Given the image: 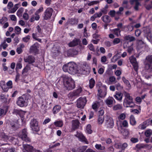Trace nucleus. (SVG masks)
I'll use <instances>...</instances> for the list:
<instances>
[{
	"label": "nucleus",
	"instance_id": "11",
	"mask_svg": "<svg viewBox=\"0 0 152 152\" xmlns=\"http://www.w3.org/2000/svg\"><path fill=\"white\" fill-rule=\"evenodd\" d=\"M53 12V10L52 8H48L44 13V19L46 20L50 19L52 15Z\"/></svg>",
	"mask_w": 152,
	"mask_h": 152
},
{
	"label": "nucleus",
	"instance_id": "57",
	"mask_svg": "<svg viewBox=\"0 0 152 152\" xmlns=\"http://www.w3.org/2000/svg\"><path fill=\"white\" fill-rule=\"evenodd\" d=\"M13 4L11 1H10L8 2L7 5V8L8 9H10L11 8L13 7Z\"/></svg>",
	"mask_w": 152,
	"mask_h": 152
},
{
	"label": "nucleus",
	"instance_id": "4",
	"mask_svg": "<svg viewBox=\"0 0 152 152\" xmlns=\"http://www.w3.org/2000/svg\"><path fill=\"white\" fill-rule=\"evenodd\" d=\"M125 98L124 100V107L132 108L134 107V104L132 97L130 96L129 93L126 92L124 93Z\"/></svg>",
	"mask_w": 152,
	"mask_h": 152
},
{
	"label": "nucleus",
	"instance_id": "36",
	"mask_svg": "<svg viewBox=\"0 0 152 152\" xmlns=\"http://www.w3.org/2000/svg\"><path fill=\"white\" fill-rule=\"evenodd\" d=\"M102 0H99L97 1H93L91 2H90L88 4V6H90L91 5H93L94 4H96L99 3L101 1H102Z\"/></svg>",
	"mask_w": 152,
	"mask_h": 152
},
{
	"label": "nucleus",
	"instance_id": "64",
	"mask_svg": "<svg viewBox=\"0 0 152 152\" xmlns=\"http://www.w3.org/2000/svg\"><path fill=\"white\" fill-rule=\"evenodd\" d=\"M122 125L124 127H127L128 126V123L127 121L126 120L123 121L122 123Z\"/></svg>",
	"mask_w": 152,
	"mask_h": 152
},
{
	"label": "nucleus",
	"instance_id": "30",
	"mask_svg": "<svg viewBox=\"0 0 152 152\" xmlns=\"http://www.w3.org/2000/svg\"><path fill=\"white\" fill-rule=\"evenodd\" d=\"M122 79L124 83L129 88H131V85L129 80L126 79L124 77H122Z\"/></svg>",
	"mask_w": 152,
	"mask_h": 152
},
{
	"label": "nucleus",
	"instance_id": "32",
	"mask_svg": "<svg viewBox=\"0 0 152 152\" xmlns=\"http://www.w3.org/2000/svg\"><path fill=\"white\" fill-rule=\"evenodd\" d=\"M61 107L59 105L55 106L53 108V112L54 114L57 113L60 110Z\"/></svg>",
	"mask_w": 152,
	"mask_h": 152
},
{
	"label": "nucleus",
	"instance_id": "6",
	"mask_svg": "<svg viewBox=\"0 0 152 152\" xmlns=\"http://www.w3.org/2000/svg\"><path fill=\"white\" fill-rule=\"evenodd\" d=\"M27 134V129H24L22 130L21 132L19 133V137L23 140L24 141L26 142H30L31 140L28 137Z\"/></svg>",
	"mask_w": 152,
	"mask_h": 152
},
{
	"label": "nucleus",
	"instance_id": "24",
	"mask_svg": "<svg viewBox=\"0 0 152 152\" xmlns=\"http://www.w3.org/2000/svg\"><path fill=\"white\" fill-rule=\"evenodd\" d=\"M102 15V14L101 12L96 13L91 17L90 20L92 21H94L95 20V18H100Z\"/></svg>",
	"mask_w": 152,
	"mask_h": 152
},
{
	"label": "nucleus",
	"instance_id": "25",
	"mask_svg": "<svg viewBox=\"0 0 152 152\" xmlns=\"http://www.w3.org/2000/svg\"><path fill=\"white\" fill-rule=\"evenodd\" d=\"M79 42L78 39H75L72 41L70 42L69 44V47H74L77 45L78 44Z\"/></svg>",
	"mask_w": 152,
	"mask_h": 152
},
{
	"label": "nucleus",
	"instance_id": "22",
	"mask_svg": "<svg viewBox=\"0 0 152 152\" xmlns=\"http://www.w3.org/2000/svg\"><path fill=\"white\" fill-rule=\"evenodd\" d=\"M80 122L77 120L73 121H72V128L74 130L78 128Z\"/></svg>",
	"mask_w": 152,
	"mask_h": 152
},
{
	"label": "nucleus",
	"instance_id": "50",
	"mask_svg": "<svg viewBox=\"0 0 152 152\" xmlns=\"http://www.w3.org/2000/svg\"><path fill=\"white\" fill-rule=\"evenodd\" d=\"M6 40H4L3 42L0 45L4 49H5L8 46V44L7 43H6Z\"/></svg>",
	"mask_w": 152,
	"mask_h": 152
},
{
	"label": "nucleus",
	"instance_id": "48",
	"mask_svg": "<svg viewBox=\"0 0 152 152\" xmlns=\"http://www.w3.org/2000/svg\"><path fill=\"white\" fill-rule=\"evenodd\" d=\"M135 71L137 72L138 69V64L137 62L132 64Z\"/></svg>",
	"mask_w": 152,
	"mask_h": 152
},
{
	"label": "nucleus",
	"instance_id": "20",
	"mask_svg": "<svg viewBox=\"0 0 152 152\" xmlns=\"http://www.w3.org/2000/svg\"><path fill=\"white\" fill-rule=\"evenodd\" d=\"M130 2L132 5L135 3V5L134 7V9L136 11L138 10V7L140 5V4L138 1V0H130Z\"/></svg>",
	"mask_w": 152,
	"mask_h": 152
},
{
	"label": "nucleus",
	"instance_id": "47",
	"mask_svg": "<svg viewBox=\"0 0 152 152\" xmlns=\"http://www.w3.org/2000/svg\"><path fill=\"white\" fill-rule=\"evenodd\" d=\"M115 87L118 90H121L123 88V87L121 86L119 83H118L115 85Z\"/></svg>",
	"mask_w": 152,
	"mask_h": 152
},
{
	"label": "nucleus",
	"instance_id": "2",
	"mask_svg": "<svg viewBox=\"0 0 152 152\" xmlns=\"http://www.w3.org/2000/svg\"><path fill=\"white\" fill-rule=\"evenodd\" d=\"M62 68L64 72H68L72 74H76L77 73L78 71L77 64L72 62H69L67 64L64 65Z\"/></svg>",
	"mask_w": 152,
	"mask_h": 152
},
{
	"label": "nucleus",
	"instance_id": "34",
	"mask_svg": "<svg viewBox=\"0 0 152 152\" xmlns=\"http://www.w3.org/2000/svg\"><path fill=\"white\" fill-rule=\"evenodd\" d=\"M68 22L72 25L77 24V20L74 18L69 19Z\"/></svg>",
	"mask_w": 152,
	"mask_h": 152
},
{
	"label": "nucleus",
	"instance_id": "21",
	"mask_svg": "<svg viewBox=\"0 0 152 152\" xmlns=\"http://www.w3.org/2000/svg\"><path fill=\"white\" fill-rule=\"evenodd\" d=\"M52 53L53 56H56L60 53V51L58 48L56 47H54L52 49Z\"/></svg>",
	"mask_w": 152,
	"mask_h": 152
},
{
	"label": "nucleus",
	"instance_id": "53",
	"mask_svg": "<svg viewBox=\"0 0 152 152\" xmlns=\"http://www.w3.org/2000/svg\"><path fill=\"white\" fill-rule=\"evenodd\" d=\"M10 17L11 20L12 21H16L17 20V18L16 16L14 15H10Z\"/></svg>",
	"mask_w": 152,
	"mask_h": 152
},
{
	"label": "nucleus",
	"instance_id": "62",
	"mask_svg": "<svg viewBox=\"0 0 152 152\" xmlns=\"http://www.w3.org/2000/svg\"><path fill=\"white\" fill-rule=\"evenodd\" d=\"M51 0H45V4L48 6H49L51 4Z\"/></svg>",
	"mask_w": 152,
	"mask_h": 152
},
{
	"label": "nucleus",
	"instance_id": "42",
	"mask_svg": "<svg viewBox=\"0 0 152 152\" xmlns=\"http://www.w3.org/2000/svg\"><path fill=\"white\" fill-rule=\"evenodd\" d=\"M8 20L7 18L5 17H3L0 19V23L1 24L3 25L5 22Z\"/></svg>",
	"mask_w": 152,
	"mask_h": 152
},
{
	"label": "nucleus",
	"instance_id": "44",
	"mask_svg": "<svg viewBox=\"0 0 152 152\" xmlns=\"http://www.w3.org/2000/svg\"><path fill=\"white\" fill-rule=\"evenodd\" d=\"M86 131L87 132L88 134H91L92 133V131L91 129V126L90 124H88L87 126Z\"/></svg>",
	"mask_w": 152,
	"mask_h": 152
},
{
	"label": "nucleus",
	"instance_id": "59",
	"mask_svg": "<svg viewBox=\"0 0 152 152\" xmlns=\"http://www.w3.org/2000/svg\"><path fill=\"white\" fill-rule=\"evenodd\" d=\"M1 137L4 140H8V139L9 138L8 136L4 134H1Z\"/></svg>",
	"mask_w": 152,
	"mask_h": 152
},
{
	"label": "nucleus",
	"instance_id": "55",
	"mask_svg": "<svg viewBox=\"0 0 152 152\" xmlns=\"http://www.w3.org/2000/svg\"><path fill=\"white\" fill-rule=\"evenodd\" d=\"M123 131H124L123 133V134L124 135L127 136L129 134V132L127 129H125Z\"/></svg>",
	"mask_w": 152,
	"mask_h": 152
},
{
	"label": "nucleus",
	"instance_id": "56",
	"mask_svg": "<svg viewBox=\"0 0 152 152\" xmlns=\"http://www.w3.org/2000/svg\"><path fill=\"white\" fill-rule=\"evenodd\" d=\"M115 147L116 148H121L122 144L120 143H115Z\"/></svg>",
	"mask_w": 152,
	"mask_h": 152
},
{
	"label": "nucleus",
	"instance_id": "61",
	"mask_svg": "<svg viewBox=\"0 0 152 152\" xmlns=\"http://www.w3.org/2000/svg\"><path fill=\"white\" fill-rule=\"evenodd\" d=\"M23 10L21 9H19L17 11V15L18 16L21 15L23 12Z\"/></svg>",
	"mask_w": 152,
	"mask_h": 152
},
{
	"label": "nucleus",
	"instance_id": "1",
	"mask_svg": "<svg viewBox=\"0 0 152 152\" xmlns=\"http://www.w3.org/2000/svg\"><path fill=\"white\" fill-rule=\"evenodd\" d=\"M148 62L145 64V70L142 72L143 76L147 79L152 76V55L148 56L146 58Z\"/></svg>",
	"mask_w": 152,
	"mask_h": 152
},
{
	"label": "nucleus",
	"instance_id": "29",
	"mask_svg": "<svg viewBox=\"0 0 152 152\" xmlns=\"http://www.w3.org/2000/svg\"><path fill=\"white\" fill-rule=\"evenodd\" d=\"M137 46L140 48H142L144 45V43L141 39H138L137 41Z\"/></svg>",
	"mask_w": 152,
	"mask_h": 152
},
{
	"label": "nucleus",
	"instance_id": "15",
	"mask_svg": "<svg viewBox=\"0 0 152 152\" xmlns=\"http://www.w3.org/2000/svg\"><path fill=\"white\" fill-rule=\"evenodd\" d=\"M98 99V100L96 101L92 106V109L94 110H96L98 108V106L100 104H103V101L99 98Z\"/></svg>",
	"mask_w": 152,
	"mask_h": 152
},
{
	"label": "nucleus",
	"instance_id": "40",
	"mask_svg": "<svg viewBox=\"0 0 152 152\" xmlns=\"http://www.w3.org/2000/svg\"><path fill=\"white\" fill-rule=\"evenodd\" d=\"M55 125L57 127H61L63 125V122L62 121H56L54 123Z\"/></svg>",
	"mask_w": 152,
	"mask_h": 152
},
{
	"label": "nucleus",
	"instance_id": "14",
	"mask_svg": "<svg viewBox=\"0 0 152 152\" xmlns=\"http://www.w3.org/2000/svg\"><path fill=\"white\" fill-rule=\"evenodd\" d=\"M39 48V44L37 43H35L33 45L31 46L30 48V50L31 53H37L39 50L38 48Z\"/></svg>",
	"mask_w": 152,
	"mask_h": 152
},
{
	"label": "nucleus",
	"instance_id": "52",
	"mask_svg": "<svg viewBox=\"0 0 152 152\" xmlns=\"http://www.w3.org/2000/svg\"><path fill=\"white\" fill-rule=\"evenodd\" d=\"M23 19L25 20H27L28 19V15L26 12H25L23 14Z\"/></svg>",
	"mask_w": 152,
	"mask_h": 152
},
{
	"label": "nucleus",
	"instance_id": "54",
	"mask_svg": "<svg viewBox=\"0 0 152 152\" xmlns=\"http://www.w3.org/2000/svg\"><path fill=\"white\" fill-rule=\"evenodd\" d=\"M87 148V146H83L79 147V148L82 152H83Z\"/></svg>",
	"mask_w": 152,
	"mask_h": 152
},
{
	"label": "nucleus",
	"instance_id": "17",
	"mask_svg": "<svg viewBox=\"0 0 152 152\" xmlns=\"http://www.w3.org/2000/svg\"><path fill=\"white\" fill-rule=\"evenodd\" d=\"M75 136L76 137L78 138L80 141L82 142H85L87 144L88 143V142L86 138L82 134L77 132V134Z\"/></svg>",
	"mask_w": 152,
	"mask_h": 152
},
{
	"label": "nucleus",
	"instance_id": "9",
	"mask_svg": "<svg viewBox=\"0 0 152 152\" xmlns=\"http://www.w3.org/2000/svg\"><path fill=\"white\" fill-rule=\"evenodd\" d=\"M30 127L33 131L38 132L39 131V127L38 125V122L36 119L32 120L30 123Z\"/></svg>",
	"mask_w": 152,
	"mask_h": 152
},
{
	"label": "nucleus",
	"instance_id": "12",
	"mask_svg": "<svg viewBox=\"0 0 152 152\" xmlns=\"http://www.w3.org/2000/svg\"><path fill=\"white\" fill-rule=\"evenodd\" d=\"M26 101V99L25 98H24L23 96L20 97L18 98L17 104L20 107H23L27 104Z\"/></svg>",
	"mask_w": 152,
	"mask_h": 152
},
{
	"label": "nucleus",
	"instance_id": "10",
	"mask_svg": "<svg viewBox=\"0 0 152 152\" xmlns=\"http://www.w3.org/2000/svg\"><path fill=\"white\" fill-rule=\"evenodd\" d=\"M107 87L105 85H103L101 88H98V93L97 95L100 97H104L106 95Z\"/></svg>",
	"mask_w": 152,
	"mask_h": 152
},
{
	"label": "nucleus",
	"instance_id": "18",
	"mask_svg": "<svg viewBox=\"0 0 152 152\" xmlns=\"http://www.w3.org/2000/svg\"><path fill=\"white\" fill-rule=\"evenodd\" d=\"M123 94L121 92H116L114 95V97L117 100L121 102L122 99Z\"/></svg>",
	"mask_w": 152,
	"mask_h": 152
},
{
	"label": "nucleus",
	"instance_id": "45",
	"mask_svg": "<svg viewBox=\"0 0 152 152\" xmlns=\"http://www.w3.org/2000/svg\"><path fill=\"white\" fill-rule=\"evenodd\" d=\"M130 61L132 64L134 63L137 62L136 59L133 56H132L129 58Z\"/></svg>",
	"mask_w": 152,
	"mask_h": 152
},
{
	"label": "nucleus",
	"instance_id": "27",
	"mask_svg": "<svg viewBox=\"0 0 152 152\" xmlns=\"http://www.w3.org/2000/svg\"><path fill=\"white\" fill-rule=\"evenodd\" d=\"M78 53L77 51L75 49H71L68 50V54L69 56H72L74 55H77Z\"/></svg>",
	"mask_w": 152,
	"mask_h": 152
},
{
	"label": "nucleus",
	"instance_id": "37",
	"mask_svg": "<svg viewBox=\"0 0 152 152\" xmlns=\"http://www.w3.org/2000/svg\"><path fill=\"white\" fill-rule=\"evenodd\" d=\"M145 134L146 137H149L152 134V131L150 129H148L145 131Z\"/></svg>",
	"mask_w": 152,
	"mask_h": 152
},
{
	"label": "nucleus",
	"instance_id": "39",
	"mask_svg": "<svg viewBox=\"0 0 152 152\" xmlns=\"http://www.w3.org/2000/svg\"><path fill=\"white\" fill-rule=\"evenodd\" d=\"M104 116H98V123L99 124H101L103 123L104 121Z\"/></svg>",
	"mask_w": 152,
	"mask_h": 152
},
{
	"label": "nucleus",
	"instance_id": "60",
	"mask_svg": "<svg viewBox=\"0 0 152 152\" xmlns=\"http://www.w3.org/2000/svg\"><path fill=\"white\" fill-rule=\"evenodd\" d=\"M88 48L90 50L94 52L95 51V49L94 48V46L92 44H90L88 46Z\"/></svg>",
	"mask_w": 152,
	"mask_h": 152
},
{
	"label": "nucleus",
	"instance_id": "46",
	"mask_svg": "<svg viewBox=\"0 0 152 152\" xmlns=\"http://www.w3.org/2000/svg\"><path fill=\"white\" fill-rule=\"evenodd\" d=\"M95 146L96 148L98 150H103L105 149V147L102 146L100 144H96Z\"/></svg>",
	"mask_w": 152,
	"mask_h": 152
},
{
	"label": "nucleus",
	"instance_id": "5",
	"mask_svg": "<svg viewBox=\"0 0 152 152\" xmlns=\"http://www.w3.org/2000/svg\"><path fill=\"white\" fill-rule=\"evenodd\" d=\"M83 91L82 86L79 85L76 90L70 92L68 94V97L70 99H72L78 97L82 92Z\"/></svg>",
	"mask_w": 152,
	"mask_h": 152
},
{
	"label": "nucleus",
	"instance_id": "7",
	"mask_svg": "<svg viewBox=\"0 0 152 152\" xmlns=\"http://www.w3.org/2000/svg\"><path fill=\"white\" fill-rule=\"evenodd\" d=\"M43 11V7H41L38 9L34 13V15H32L30 19L31 22H33L35 20H38L40 18V16L39 15L41 12Z\"/></svg>",
	"mask_w": 152,
	"mask_h": 152
},
{
	"label": "nucleus",
	"instance_id": "13",
	"mask_svg": "<svg viewBox=\"0 0 152 152\" xmlns=\"http://www.w3.org/2000/svg\"><path fill=\"white\" fill-rule=\"evenodd\" d=\"M23 152H33L34 151L33 147L30 145L26 144L23 145Z\"/></svg>",
	"mask_w": 152,
	"mask_h": 152
},
{
	"label": "nucleus",
	"instance_id": "8",
	"mask_svg": "<svg viewBox=\"0 0 152 152\" xmlns=\"http://www.w3.org/2000/svg\"><path fill=\"white\" fill-rule=\"evenodd\" d=\"M86 102L87 100L86 97H80L77 101V106L78 108L83 109Z\"/></svg>",
	"mask_w": 152,
	"mask_h": 152
},
{
	"label": "nucleus",
	"instance_id": "26",
	"mask_svg": "<svg viewBox=\"0 0 152 152\" xmlns=\"http://www.w3.org/2000/svg\"><path fill=\"white\" fill-rule=\"evenodd\" d=\"M114 100V99L113 97H110L105 100V102L107 105H111L113 104Z\"/></svg>",
	"mask_w": 152,
	"mask_h": 152
},
{
	"label": "nucleus",
	"instance_id": "63",
	"mask_svg": "<svg viewBox=\"0 0 152 152\" xmlns=\"http://www.w3.org/2000/svg\"><path fill=\"white\" fill-rule=\"evenodd\" d=\"M125 115L124 113L121 114L118 117V119L121 120L124 119L125 118Z\"/></svg>",
	"mask_w": 152,
	"mask_h": 152
},
{
	"label": "nucleus",
	"instance_id": "28",
	"mask_svg": "<svg viewBox=\"0 0 152 152\" xmlns=\"http://www.w3.org/2000/svg\"><path fill=\"white\" fill-rule=\"evenodd\" d=\"M30 69L31 68L30 65L28 64L26 65L23 70L22 72V74H24L25 73L27 72L29 70H30Z\"/></svg>",
	"mask_w": 152,
	"mask_h": 152
},
{
	"label": "nucleus",
	"instance_id": "16",
	"mask_svg": "<svg viewBox=\"0 0 152 152\" xmlns=\"http://www.w3.org/2000/svg\"><path fill=\"white\" fill-rule=\"evenodd\" d=\"M35 58L32 56H29L28 57L24 58V61L28 63L29 64H32L35 62Z\"/></svg>",
	"mask_w": 152,
	"mask_h": 152
},
{
	"label": "nucleus",
	"instance_id": "33",
	"mask_svg": "<svg viewBox=\"0 0 152 152\" xmlns=\"http://www.w3.org/2000/svg\"><path fill=\"white\" fill-rule=\"evenodd\" d=\"M130 123L132 125H134L136 123V121L134 117L132 115L130 117Z\"/></svg>",
	"mask_w": 152,
	"mask_h": 152
},
{
	"label": "nucleus",
	"instance_id": "19",
	"mask_svg": "<svg viewBox=\"0 0 152 152\" xmlns=\"http://www.w3.org/2000/svg\"><path fill=\"white\" fill-rule=\"evenodd\" d=\"M106 125L107 128H112L114 126V121L112 118H109L106 122Z\"/></svg>",
	"mask_w": 152,
	"mask_h": 152
},
{
	"label": "nucleus",
	"instance_id": "51",
	"mask_svg": "<svg viewBox=\"0 0 152 152\" xmlns=\"http://www.w3.org/2000/svg\"><path fill=\"white\" fill-rule=\"evenodd\" d=\"M115 14H116L115 11L114 10H112L110 11V12L109 13V15L112 17H114Z\"/></svg>",
	"mask_w": 152,
	"mask_h": 152
},
{
	"label": "nucleus",
	"instance_id": "41",
	"mask_svg": "<svg viewBox=\"0 0 152 152\" xmlns=\"http://www.w3.org/2000/svg\"><path fill=\"white\" fill-rule=\"evenodd\" d=\"M122 108V106L120 104L116 105L113 107V109L114 110H116L121 109Z\"/></svg>",
	"mask_w": 152,
	"mask_h": 152
},
{
	"label": "nucleus",
	"instance_id": "43",
	"mask_svg": "<svg viewBox=\"0 0 152 152\" xmlns=\"http://www.w3.org/2000/svg\"><path fill=\"white\" fill-rule=\"evenodd\" d=\"M15 30L17 34H19L21 32V28L18 26H15Z\"/></svg>",
	"mask_w": 152,
	"mask_h": 152
},
{
	"label": "nucleus",
	"instance_id": "38",
	"mask_svg": "<svg viewBox=\"0 0 152 152\" xmlns=\"http://www.w3.org/2000/svg\"><path fill=\"white\" fill-rule=\"evenodd\" d=\"M95 83V80L91 78L89 80V87L91 88H92L94 86Z\"/></svg>",
	"mask_w": 152,
	"mask_h": 152
},
{
	"label": "nucleus",
	"instance_id": "3",
	"mask_svg": "<svg viewBox=\"0 0 152 152\" xmlns=\"http://www.w3.org/2000/svg\"><path fill=\"white\" fill-rule=\"evenodd\" d=\"M63 82L64 87L68 90H72L75 87L74 80L67 76H65L64 77Z\"/></svg>",
	"mask_w": 152,
	"mask_h": 152
},
{
	"label": "nucleus",
	"instance_id": "31",
	"mask_svg": "<svg viewBox=\"0 0 152 152\" xmlns=\"http://www.w3.org/2000/svg\"><path fill=\"white\" fill-rule=\"evenodd\" d=\"M112 31L116 37H119V36L120 34V29L118 28L113 29L112 30Z\"/></svg>",
	"mask_w": 152,
	"mask_h": 152
},
{
	"label": "nucleus",
	"instance_id": "35",
	"mask_svg": "<svg viewBox=\"0 0 152 152\" xmlns=\"http://www.w3.org/2000/svg\"><path fill=\"white\" fill-rule=\"evenodd\" d=\"M135 23L134 22H132L130 23L127 26V28H128V30L129 31H132L134 29V27L133 25V23Z\"/></svg>",
	"mask_w": 152,
	"mask_h": 152
},
{
	"label": "nucleus",
	"instance_id": "23",
	"mask_svg": "<svg viewBox=\"0 0 152 152\" xmlns=\"http://www.w3.org/2000/svg\"><path fill=\"white\" fill-rule=\"evenodd\" d=\"M101 19L105 23H109L111 21L110 17L107 15L103 16L102 17Z\"/></svg>",
	"mask_w": 152,
	"mask_h": 152
},
{
	"label": "nucleus",
	"instance_id": "49",
	"mask_svg": "<svg viewBox=\"0 0 152 152\" xmlns=\"http://www.w3.org/2000/svg\"><path fill=\"white\" fill-rule=\"evenodd\" d=\"M124 8L122 7H121L119 8V10L116 12V14L119 15H121L122 14V12L124 10Z\"/></svg>",
	"mask_w": 152,
	"mask_h": 152
},
{
	"label": "nucleus",
	"instance_id": "58",
	"mask_svg": "<svg viewBox=\"0 0 152 152\" xmlns=\"http://www.w3.org/2000/svg\"><path fill=\"white\" fill-rule=\"evenodd\" d=\"M120 42V39H114L113 42L114 45H115L119 43Z\"/></svg>",
	"mask_w": 152,
	"mask_h": 152
}]
</instances>
